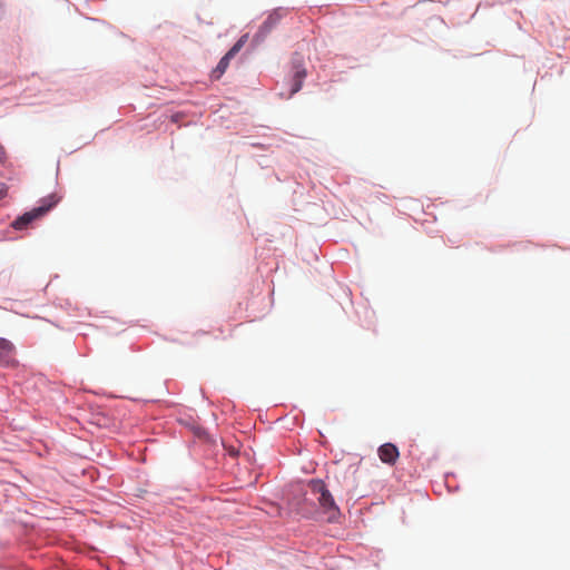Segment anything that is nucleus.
<instances>
[{
  "label": "nucleus",
  "mask_w": 570,
  "mask_h": 570,
  "mask_svg": "<svg viewBox=\"0 0 570 570\" xmlns=\"http://www.w3.org/2000/svg\"><path fill=\"white\" fill-rule=\"evenodd\" d=\"M309 487L313 493L318 494V503L325 513L328 514V521H335L340 515V509L336 505L333 495L327 490L324 481L322 480H312L309 482Z\"/></svg>",
  "instance_id": "f257e3e1"
},
{
  "label": "nucleus",
  "mask_w": 570,
  "mask_h": 570,
  "mask_svg": "<svg viewBox=\"0 0 570 570\" xmlns=\"http://www.w3.org/2000/svg\"><path fill=\"white\" fill-rule=\"evenodd\" d=\"M306 77V71L305 69H299V70H296L294 76H293V80H292V86H291V89H289V92L287 95V98H292L296 92H298L303 86V80L304 78Z\"/></svg>",
  "instance_id": "423d86ee"
},
{
  "label": "nucleus",
  "mask_w": 570,
  "mask_h": 570,
  "mask_svg": "<svg viewBox=\"0 0 570 570\" xmlns=\"http://www.w3.org/2000/svg\"><path fill=\"white\" fill-rule=\"evenodd\" d=\"M379 458L383 463L393 465L399 458V450L392 443H385L379 448Z\"/></svg>",
  "instance_id": "39448f33"
},
{
  "label": "nucleus",
  "mask_w": 570,
  "mask_h": 570,
  "mask_svg": "<svg viewBox=\"0 0 570 570\" xmlns=\"http://www.w3.org/2000/svg\"><path fill=\"white\" fill-rule=\"evenodd\" d=\"M247 40V36H242L237 42L227 51V53L219 60L217 67L212 72V78L215 80L220 77L227 70L230 60L240 51Z\"/></svg>",
  "instance_id": "7ed1b4c3"
},
{
  "label": "nucleus",
  "mask_w": 570,
  "mask_h": 570,
  "mask_svg": "<svg viewBox=\"0 0 570 570\" xmlns=\"http://www.w3.org/2000/svg\"><path fill=\"white\" fill-rule=\"evenodd\" d=\"M17 363L14 344L7 338L0 337V365L14 366Z\"/></svg>",
  "instance_id": "20e7f679"
},
{
  "label": "nucleus",
  "mask_w": 570,
  "mask_h": 570,
  "mask_svg": "<svg viewBox=\"0 0 570 570\" xmlns=\"http://www.w3.org/2000/svg\"><path fill=\"white\" fill-rule=\"evenodd\" d=\"M58 200L59 199L56 197V195H49L41 200V205L39 207L24 213L16 220H13L12 227L18 230L24 229L35 219H38L47 214L58 203Z\"/></svg>",
  "instance_id": "f03ea898"
}]
</instances>
